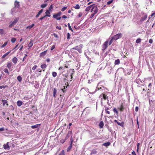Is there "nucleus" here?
<instances>
[{
  "label": "nucleus",
  "mask_w": 155,
  "mask_h": 155,
  "mask_svg": "<svg viewBox=\"0 0 155 155\" xmlns=\"http://www.w3.org/2000/svg\"><path fill=\"white\" fill-rule=\"evenodd\" d=\"M99 98L101 99V104L103 105V101L106 100L107 101V104L109 103L108 97L105 94H101L99 96Z\"/></svg>",
  "instance_id": "obj_1"
},
{
  "label": "nucleus",
  "mask_w": 155,
  "mask_h": 155,
  "mask_svg": "<svg viewBox=\"0 0 155 155\" xmlns=\"http://www.w3.org/2000/svg\"><path fill=\"white\" fill-rule=\"evenodd\" d=\"M98 9L97 6H94L92 7V8L91 10V12L93 13L91 15L90 18H93L94 15L97 14L98 12Z\"/></svg>",
  "instance_id": "obj_2"
},
{
  "label": "nucleus",
  "mask_w": 155,
  "mask_h": 155,
  "mask_svg": "<svg viewBox=\"0 0 155 155\" xmlns=\"http://www.w3.org/2000/svg\"><path fill=\"white\" fill-rule=\"evenodd\" d=\"M61 14V12H59L56 14L54 15H53V17L54 18H56L57 20H60L61 19V17H58L60 16Z\"/></svg>",
  "instance_id": "obj_3"
},
{
  "label": "nucleus",
  "mask_w": 155,
  "mask_h": 155,
  "mask_svg": "<svg viewBox=\"0 0 155 155\" xmlns=\"http://www.w3.org/2000/svg\"><path fill=\"white\" fill-rule=\"evenodd\" d=\"M122 34L121 33H119L113 37H112L114 40L116 41L119 38H120L122 36Z\"/></svg>",
  "instance_id": "obj_4"
},
{
  "label": "nucleus",
  "mask_w": 155,
  "mask_h": 155,
  "mask_svg": "<svg viewBox=\"0 0 155 155\" xmlns=\"http://www.w3.org/2000/svg\"><path fill=\"white\" fill-rule=\"evenodd\" d=\"M108 41L107 40L102 45V50L103 51L105 50L108 47Z\"/></svg>",
  "instance_id": "obj_5"
},
{
  "label": "nucleus",
  "mask_w": 155,
  "mask_h": 155,
  "mask_svg": "<svg viewBox=\"0 0 155 155\" xmlns=\"http://www.w3.org/2000/svg\"><path fill=\"white\" fill-rule=\"evenodd\" d=\"M19 20L18 18H16L12 22V23L9 25V27L10 28L12 27L13 26L16 24V23Z\"/></svg>",
  "instance_id": "obj_6"
},
{
  "label": "nucleus",
  "mask_w": 155,
  "mask_h": 155,
  "mask_svg": "<svg viewBox=\"0 0 155 155\" xmlns=\"http://www.w3.org/2000/svg\"><path fill=\"white\" fill-rule=\"evenodd\" d=\"M7 67L9 69H11L13 68V66L12 62L8 61L7 64Z\"/></svg>",
  "instance_id": "obj_7"
},
{
  "label": "nucleus",
  "mask_w": 155,
  "mask_h": 155,
  "mask_svg": "<svg viewBox=\"0 0 155 155\" xmlns=\"http://www.w3.org/2000/svg\"><path fill=\"white\" fill-rule=\"evenodd\" d=\"M94 6H97V5H95V4H93L92 5H91L87 7L85 9V11L86 12H88L90 10L91 8H92V7Z\"/></svg>",
  "instance_id": "obj_8"
},
{
  "label": "nucleus",
  "mask_w": 155,
  "mask_h": 155,
  "mask_svg": "<svg viewBox=\"0 0 155 155\" xmlns=\"http://www.w3.org/2000/svg\"><path fill=\"white\" fill-rule=\"evenodd\" d=\"M72 49L76 50L78 51L79 53H81L82 52V50L81 48H80L78 46H76L72 48Z\"/></svg>",
  "instance_id": "obj_9"
},
{
  "label": "nucleus",
  "mask_w": 155,
  "mask_h": 155,
  "mask_svg": "<svg viewBox=\"0 0 155 155\" xmlns=\"http://www.w3.org/2000/svg\"><path fill=\"white\" fill-rule=\"evenodd\" d=\"M147 15L146 14H144V16L141 17L140 21V22H142L144 21L145 20H146L147 18Z\"/></svg>",
  "instance_id": "obj_10"
},
{
  "label": "nucleus",
  "mask_w": 155,
  "mask_h": 155,
  "mask_svg": "<svg viewBox=\"0 0 155 155\" xmlns=\"http://www.w3.org/2000/svg\"><path fill=\"white\" fill-rule=\"evenodd\" d=\"M15 7L16 8H18L19 7V2L17 1H15L14 3Z\"/></svg>",
  "instance_id": "obj_11"
},
{
  "label": "nucleus",
  "mask_w": 155,
  "mask_h": 155,
  "mask_svg": "<svg viewBox=\"0 0 155 155\" xmlns=\"http://www.w3.org/2000/svg\"><path fill=\"white\" fill-rule=\"evenodd\" d=\"M124 72V69L122 68H119L116 73H123Z\"/></svg>",
  "instance_id": "obj_12"
},
{
  "label": "nucleus",
  "mask_w": 155,
  "mask_h": 155,
  "mask_svg": "<svg viewBox=\"0 0 155 155\" xmlns=\"http://www.w3.org/2000/svg\"><path fill=\"white\" fill-rule=\"evenodd\" d=\"M135 82L137 84L140 85L143 84V81H142L140 79H137L135 80Z\"/></svg>",
  "instance_id": "obj_13"
},
{
  "label": "nucleus",
  "mask_w": 155,
  "mask_h": 155,
  "mask_svg": "<svg viewBox=\"0 0 155 155\" xmlns=\"http://www.w3.org/2000/svg\"><path fill=\"white\" fill-rule=\"evenodd\" d=\"M3 147L4 149L8 150L9 149V147L8 145V142L6 144L3 145Z\"/></svg>",
  "instance_id": "obj_14"
},
{
  "label": "nucleus",
  "mask_w": 155,
  "mask_h": 155,
  "mask_svg": "<svg viewBox=\"0 0 155 155\" xmlns=\"http://www.w3.org/2000/svg\"><path fill=\"white\" fill-rule=\"evenodd\" d=\"M2 102L3 106H4L6 104L7 106L8 105V101L5 100H2Z\"/></svg>",
  "instance_id": "obj_15"
},
{
  "label": "nucleus",
  "mask_w": 155,
  "mask_h": 155,
  "mask_svg": "<svg viewBox=\"0 0 155 155\" xmlns=\"http://www.w3.org/2000/svg\"><path fill=\"white\" fill-rule=\"evenodd\" d=\"M71 135H72V131H68V133L67 134L66 136L65 139H67L68 138H69V137L70 136H71Z\"/></svg>",
  "instance_id": "obj_16"
},
{
  "label": "nucleus",
  "mask_w": 155,
  "mask_h": 155,
  "mask_svg": "<svg viewBox=\"0 0 155 155\" xmlns=\"http://www.w3.org/2000/svg\"><path fill=\"white\" fill-rule=\"evenodd\" d=\"M12 62L15 64H16L18 61V59L16 57H14L12 59Z\"/></svg>",
  "instance_id": "obj_17"
},
{
  "label": "nucleus",
  "mask_w": 155,
  "mask_h": 155,
  "mask_svg": "<svg viewBox=\"0 0 155 155\" xmlns=\"http://www.w3.org/2000/svg\"><path fill=\"white\" fill-rule=\"evenodd\" d=\"M48 10H47L45 12L46 15H45V17H50L51 15H50V12Z\"/></svg>",
  "instance_id": "obj_18"
},
{
  "label": "nucleus",
  "mask_w": 155,
  "mask_h": 155,
  "mask_svg": "<svg viewBox=\"0 0 155 155\" xmlns=\"http://www.w3.org/2000/svg\"><path fill=\"white\" fill-rule=\"evenodd\" d=\"M43 11V9H42L40 10L39 12H38V14L36 15V18H38L39 15L42 13Z\"/></svg>",
  "instance_id": "obj_19"
},
{
  "label": "nucleus",
  "mask_w": 155,
  "mask_h": 155,
  "mask_svg": "<svg viewBox=\"0 0 155 155\" xmlns=\"http://www.w3.org/2000/svg\"><path fill=\"white\" fill-rule=\"evenodd\" d=\"M23 103L21 101H18L17 102V104L18 107H20L22 104Z\"/></svg>",
  "instance_id": "obj_20"
},
{
  "label": "nucleus",
  "mask_w": 155,
  "mask_h": 155,
  "mask_svg": "<svg viewBox=\"0 0 155 155\" xmlns=\"http://www.w3.org/2000/svg\"><path fill=\"white\" fill-rule=\"evenodd\" d=\"M104 126V123L103 121L100 122L99 124V127L101 128H102Z\"/></svg>",
  "instance_id": "obj_21"
},
{
  "label": "nucleus",
  "mask_w": 155,
  "mask_h": 155,
  "mask_svg": "<svg viewBox=\"0 0 155 155\" xmlns=\"http://www.w3.org/2000/svg\"><path fill=\"white\" fill-rule=\"evenodd\" d=\"M16 8L14 7L11 10V13L12 14L14 15L15 13H16Z\"/></svg>",
  "instance_id": "obj_22"
},
{
  "label": "nucleus",
  "mask_w": 155,
  "mask_h": 155,
  "mask_svg": "<svg viewBox=\"0 0 155 155\" xmlns=\"http://www.w3.org/2000/svg\"><path fill=\"white\" fill-rule=\"evenodd\" d=\"M33 45V42H32V40H31V41L28 45V46L29 47V48H30Z\"/></svg>",
  "instance_id": "obj_23"
},
{
  "label": "nucleus",
  "mask_w": 155,
  "mask_h": 155,
  "mask_svg": "<svg viewBox=\"0 0 155 155\" xmlns=\"http://www.w3.org/2000/svg\"><path fill=\"white\" fill-rule=\"evenodd\" d=\"M40 125V124H37L34 125H32L31 126V128L32 129H34L35 128H37Z\"/></svg>",
  "instance_id": "obj_24"
},
{
  "label": "nucleus",
  "mask_w": 155,
  "mask_h": 155,
  "mask_svg": "<svg viewBox=\"0 0 155 155\" xmlns=\"http://www.w3.org/2000/svg\"><path fill=\"white\" fill-rule=\"evenodd\" d=\"M110 142H108L104 143L102 145L103 146H105L107 147V146H109L110 145Z\"/></svg>",
  "instance_id": "obj_25"
},
{
  "label": "nucleus",
  "mask_w": 155,
  "mask_h": 155,
  "mask_svg": "<svg viewBox=\"0 0 155 155\" xmlns=\"http://www.w3.org/2000/svg\"><path fill=\"white\" fill-rule=\"evenodd\" d=\"M11 51H9L8 52H7L5 54H4L2 57V58H5L11 52Z\"/></svg>",
  "instance_id": "obj_26"
},
{
  "label": "nucleus",
  "mask_w": 155,
  "mask_h": 155,
  "mask_svg": "<svg viewBox=\"0 0 155 155\" xmlns=\"http://www.w3.org/2000/svg\"><path fill=\"white\" fill-rule=\"evenodd\" d=\"M35 25L34 24H32L31 25H29L26 27L27 29H31V28Z\"/></svg>",
  "instance_id": "obj_27"
},
{
  "label": "nucleus",
  "mask_w": 155,
  "mask_h": 155,
  "mask_svg": "<svg viewBox=\"0 0 155 155\" xmlns=\"http://www.w3.org/2000/svg\"><path fill=\"white\" fill-rule=\"evenodd\" d=\"M56 93H57V90H56V88H55L54 89L53 94V96L54 97H55V95H56Z\"/></svg>",
  "instance_id": "obj_28"
},
{
  "label": "nucleus",
  "mask_w": 155,
  "mask_h": 155,
  "mask_svg": "<svg viewBox=\"0 0 155 155\" xmlns=\"http://www.w3.org/2000/svg\"><path fill=\"white\" fill-rule=\"evenodd\" d=\"M41 67L42 69H45L47 67V65L45 64H44L41 65Z\"/></svg>",
  "instance_id": "obj_29"
},
{
  "label": "nucleus",
  "mask_w": 155,
  "mask_h": 155,
  "mask_svg": "<svg viewBox=\"0 0 155 155\" xmlns=\"http://www.w3.org/2000/svg\"><path fill=\"white\" fill-rule=\"evenodd\" d=\"M46 52H47V51H45L44 52H43L41 53L40 54V56H45L46 54Z\"/></svg>",
  "instance_id": "obj_30"
},
{
  "label": "nucleus",
  "mask_w": 155,
  "mask_h": 155,
  "mask_svg": "<svg viewBox=\"0 0 155 155\" xmlns=\"http://www.w3.org/2000/svg\"><path fill=\"white\" fill-rule=\"evenodd\" d=\"M120 60L119 59H117L115 61L114 64L115 65H118L120 64Z\"/></svg>",
  "instance_id": "obj_31"
},
{
  "label": "nucleus",
  "mask_w": 155,
  "mask_h": 155,
  "mask_svg": "<svg viewBox=\"0 0 155 155\" xmlns=\"http://www.w3.org/2000/svg\"><path fill=\"white\" fill-rule=\"evenodd\" d=\"M72 147V145H70L68 147V148L67 149V152H69L70 151V150L71 149Z\"/></svg>",
  "instance_id": "obj_32"
},
{
  "label": "nucleus",
  "mask_w": 155,
  "mask_h": 155,
  "mask_svg": "<svg viewBox=\"0 0 155 155\" xmlns=\"http://www.w3.org/2000/svg\"><path fill=\"white\" fill-rule=\"evenodd\" d=\"M114 40V39L112 37H111V38L110 39V40L109 42V45H110L112 43L113 41Z\"/></svg>",
  "instance_id": "obj_33"
},
{
  "label": "nucleus",
  "mask_w": 155,
  "mask_h": 155,
  "mask_svg": "<svg viewBox=\"0 0 155 155\" xmlns=\"http://www.w3.org/2000/svg\"><path fill=\"white\" fill-rule=\"evenodd\" d=\"M117 124L119 125V126H120L122 127H124V122H121V123H119V122H118Z\"/></svg>",
  "instance_id": "obj_34"
},
{
  "label": "nucleus",
  "mask_w": 155,
  "mask_h": 155,
  "mask_svg": "<svg viewBox=\"0 0 155 155\" xmlns=\"http://www.w3.org/2000/svg\"><path fill=\"white\" fill-rule=\"evenodd\" d=\"M75 9H78L80 8V7L78 4H77L74 7Z\"/></svg>",
  "instance_id": "obj_35"
},
{
  "label": "nucleus",
  "mask_w": 155,
  "mask_h": 155,
  "mask_svg": "<svg viewBox=\"0 0 155 155\" xmlns=\"http://www.w3.org/2000/svg\"><path fill=\"white\" fill-rule=\"evenodd\" d=\"M65 152L64 150H62L59 154V155H65Z\"/></svg>",
  "instance_id": "obj_36"
},
{
  "label": "nucleus",
  "mask_w": 155,
  "mask_h": 155,
  "mask_svg": "<svg viewBox=\"0 0 155 155\" xmlns=\"http://www.w3.org/2000/svg\"><path fill=\"white\" fill-rule=\"evenodd\" d=\"M17 79L18 81L19 82H21L22 80L21 77L20 76H19L17 77Z\"/></svg>",
  "instance_id": "obj_37"
},
{
  "label": "nucleus",
  "mask_w": 155,
  "mask_h": 155,
  "mask_svg": "<svg viewBox=\"0 0 155 155\" xmlns=\"http://www.w3.org/2000/svg\"><path fill=\"white\" fill-rule=\"evenodd\" d=\"M16 40V39L15 38H12L11 39V41L12 43H14L15 41Z\"/></svg>",
  "instance_id": "obj_38"
},
{
  "label": "nucleus",
  "mask_w": 155,
  "mask_h": 155,
  "mask_svg": "<svg viewBox=\"0 0 155 155\" xmlns=\"http://www.w3.org/2000/svg\"><path fill=\"white\" fill-rule=\"evenodd\" d=\"M47 6V4H42L41 5V7L42 8H45Z\"/></svg>",
  "instance_id": "obj_39"
},
{
  "label": "nucleus",
  "mask_w": 155,
  "mask_h": 155,
  "mask_svg": "<svg viewBox=\"0 0 155 155\" xmlns=\"http://www.w3.org/2000/svg\"><path fill=\"white\" fill-rule=\"evenodd\" d=\"M57 73L55 72H53L52 73V76L54 77H55L57 76Z\"/></svg>",
  "instance_id": "obj_40"
},
{
  "label": "nucleus",
  "mask_w": 155,
  "mask_h": 155,
  "mask_svg": "<svg viewBox=\"0 0 155 155\" xmlns=\"http://www.w3.org/2000/svg\"><path fill=\"white\" fill-rule=\"evenodd\" d=\"M53 6L52 5H51L50 6V7L49 8V11H51L53 9Z\"/></svg>",
  "instance_id": "obj_41"
},
{
  "label": "nucleus",
  "mask_w": 155,
  "mask_h": 155,
  "mask_svg": "<svg viewBox=\"0 0 155 155\" xmlns=\"http://www.w3.org/2000/svg\"><path fill=\"white\" fill-rule=\"evenodd\" d=\"M68 25L69 30H71L72 31H73V30L72 29L70 24L69 23H68Z\"/></svg>",
  "instance_id": "obj_42"
},
{
  "label": "nucleus",
  "mask_w": 155,
  "mask_h": 155,
  "mask_svg": "<svg viewBox=\"0 0 155 155\" xmlns=\"http://www.w3.org/2000/svg\"><path fill=\"white\" fill-rule=\"evenodd\" d=\"M4 71L5 73H7L8 75L9 74L7 68L5 69L4 70Z\"/></svg>",
  "instance_id": "obj_43"
},
{
  "label": "nucleus",
  "mask_w": 155,
  "mask_h": 155,
  "mask_svg": "<svg viewBox=\"0 0 155 155\" xmlns=\"http://www.w3.org/2000/svg\"><path fill=\"white\" fill-rule=\"evenodd\" d=\"M122 103L121 104L120 107H124V105L125 104V102L124 101H122Z\"/></svg>",
  "instance_id": "obj_44"
},
{
  "label": "nucleus",
  "mask_w": 155,
  "mask_h": 155,
  "mask_svg": "<svg viewBox=\"0 0 155 155\" xmlns=\"http://www.w3.org/2000/svg\"><path fill=\"white\" fill-rule=\"evenodd\" d=\"M70 34L69 33H68L67 34V38L68 39H69L70 38Z\"/></svg>",
  "instance_id": "obj_45"
},
{
  "label": "nucleus",
  "mask_w": 155,
  "mask_h": 155,
  "mask_svg": "<svg viewBox=\"0 0 155 155\" xmlns=\"http://www.w3.org/2000/svg\"><path fill=\"white\" fill-rule=\"evenodd\" d=\"M141 41V39L140 38H138L136 41V43H139Z\"/></svg>",
  "instance_id": "obj_46"
},
{
  "label": "nucleus",
  "mask_w": 155,
  "mask_h": 155,
  "mask_svg": "<svg viewBox=\"0 0 155 155\" xmlns=\"http://www.w3.org/2000/svg\"><path fill=\"white\" fill-rule=\"evenodd\" d=\"M8 42H5L4 44L2 45L1 46V48H2L5 47L6 45L7 44Z\"/></svg>",
  "instance_id": "obj_47"
},
{
  "label": "nucleus",
  "mask_w": 155,
  "mask_h": 155,
  "mask_svg": "<svg viewBox=\"0 0 155 155\" xmlns=\"http://www.w3.org/2000/svg\"><path fill=\"white\" fill-rule=\"evenodd\" d=\"M0 34L1 35H3L4 34V31L3 29H0Z\"/></svg>",
  "instance_id": "obj_48"
},
{
  "label": "nucleus",
  "mask_w": 155,
  "mask_h": 155,
  "mask_svg": "<svg viewBox=\"0 0 155 155\" xmlns=\"http://www.w3.org/2000/svg\"><path fill=\"white\" fill-rule=\"evenodd\" d=\"M113 1V0H111L107 2V5H109Z\"/></svg>",
  "instance_id": "obj_49"
},
{
  "label": "nucleus",
  "mask_w": 155,
  "mask_h": 155,
  "mask_svg": "<svg viewBox=\"0 0 155 155\" xmlns=\"http://www.w3.org/2000/svg\"><path fill=\"white\" fill-rule=\"evenodd\" d=\"M7 87V86H6V85H2V86H0V88L1 89H2V88H5Z\"/></svg>",
  "instance_id": "obj_50"
},
{
  "label": "nucleus",
  "mask_w": 155,
  "mask_h": 155,
  "mask_svg": "<svg viewBox=\"0 0 155 155\" xmlns=\"http://www.w3.org/2000/svg\"><path fill=\"white\" fill-rule=\"evenodd\" d=\"M23 99L25 100H28L29 99V98L28 96H25L24 97Z\"/></svg>",
  "instance_id": "obj_51"
},
{
  "label": "nucleus",
  "mask_w": 155,
  "mask_h": 155,
  "mask_svg": "<svg viewBox=\"0 0 155 155\" xmlns=\"http://www.w3.org/2000/svg\"><path fill=\"white\" fill-rule=\"evenodd\" d=\"M101 84V83L100 82L97 85V87L98 89V90H99L100 89H102L101 87H99V86L100 84Z\"/></svg>",
  "instance_id": "obj_52"
},
{
  "label": "nucleus",
  "mask_w": 155,
  "mask_h": 155,
  "mask_svg": "<svg viewBox=\"0 0 155 155\" xmlns=\"http://www.w3.org/2000/svg\"><path fill=\"white\" fill-rule=\"evenodd\" d=\"M113 111L115 113H116L117 114H118V111L117 110V109L116 108H114L113 109Z\"/></svg>",
  "instance_id": "obj_53"
},
{
  "label": "nucleus",
  "mask_w": 155,
  "mask_h": 155,
  "mask_svg": "<svg viewBox=\"0 0 155 155\" xmlns=\"http://www.w3.org/2000/svg\"><path fill=\"white\" fill-rule=\"evenodd\" d=\"M37 67V66L36 65H35L32 68V69L33 70H35Z\"/></svg>",
  "instance_id": "obj_54"
},
{
  "label": "nucleus",
  "mask_w": 155,
  "mask_h": 155,
  "mask_svg": "<svg viewBox=\"0 0 155 155\" xmlns=\"http://www.w3.org/2000/svg\"><path fill=\"white\" fill-rule=\"evenodd\" d=\"M27 56V54H25V56L24 57H23V59H22V61H25V59L26 58V56Z\"/></svg>",
  "instance_id": "obj_55"
},
{
  "label": "nucleus",
  "mask_w": 155,
  "mask_h": 155,
  "mask_svg": "<svg viewBox=\"0 0 155 155\" xmlns=\"http://www.w3.org/2000/svg\"><path fill=\"white\" fill-rule=\"evenodd\" d=\"M67 9L66 7H64L62 8L61 9V11H64V10H65Z\"/></svg>",
  "instance_id": "obj_56"
},
{
  "label": "nucleus",
  "mask_w": 155,
  "mask_h": 155,
  "mask_svg": "<svg viewBox=\"0 0 155 155\" xmlns=\"http://www.w3.org/2000/svg\"><path fill=\"white\" fill-rule=\"evenodd\" d=\"M55 48V45H54L51 47V51L53 50Z\"/></svg>",
  "instance_id": "obj_57"
},
{
  "label": "nucleus",
  "mask_w": 155,
  "mask_h": 155,
  "mask_svg": "<svg viewBox=\"0 0 155 155\" xmlns=\"http://www.w3.org/2000/svg\"><path fill=\"white\" fill-rule=\"evenodd\" d=\"M5 130V128L4 127H2V128H0V131H3Z\"/></svg>",
  "instance_id": "obj_58"
},
{
  "label": "nucleus",
  "mask_w": 155,
  "mask_h": 155,
  "mask_svg": "<svg viewBox=\"0 0 155 155\" xmlns=\"http://www.w3.org/2000/svg\"><path fill=\"white\" fill-rule=\"evenodd\" d=\"M54 37L55 38H58V35L54 33Z\"/></svg>",
  "instance_id": "obj_59"
},
{
  "label": "nucleus",
  "mask_w": 155,
  "mask_h": 155,
  "mask_svg": "<svg viewBox=\"0 0 155 155\" xmlns=\"http://www.w3.org/2000/svg\"><path fill=\"white\" fill-rule=\"evenodd\" d=\"M153 42V41L152 39H150L149 41V42L150 44L152 43Z\"/></svg>",
  "instance_id": "obj_60"
},
{
  "label": "nucleus",
  "mask_w": 155,
  "mask_h": 155,
  "mask_svg": "<svg viewBox=\"0 0 155 155\" xmlns=\"http://www.w3.org/2000/svg\"><path fill=\"white\" fill-rule=\"evenodd\" d=\"M56 28L59 30H61V26H57L56 27Z\"/></svg>",
  "instance_id": "obj_61"
},
{
  "label": "nucleus",
  "mask_w": 155,
  "mask_h": 155,
  "mask_svg": "<svg viewBox=\"0 0 155 155\" xmlns=\"http://www.w3.org/2000/svg\"><path fill=\"white\" fill-rule=\"evenodd\" d=\"M64 69L63 67H61L59 68L58 70H64Z\"/></svg>",
  "instance_id": "obj_62"
},
{
  "label": "nucleus",
  "mask_w": 155,
  "mask_h": 155,
  "mask_svg": "<svg viewBox=\"0 0 155 155\" xmlns=\"http://www.w3.org/2000/svg\"><path fill=\"white\" fill-rule=\"evenodd\" d=\"M139 109V107L137 106L135 107V111L136 112H137Z\"/></svg>",
  "instance_id": "obj_63"
},
{
  "label": "nucleus",
  "mask_w": 155,
  "mask_h": 155,
  "mask_svg": "<svg viewBox=\"0 0 155 155\" xmlns=\"http://www.w3.org/2000/svg\"><path fill=\"white\" fill-rule=\"evenodd\" d=\"M45 16H44L43 17H41L40 18H39V19L40 20H43L44 18H45Z\"/></svg>",
  "instance_id": "obj_64"
}]
</instances>
